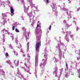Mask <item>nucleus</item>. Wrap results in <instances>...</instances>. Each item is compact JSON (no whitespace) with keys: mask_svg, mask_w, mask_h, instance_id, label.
Returning a JSON list of instances; mask_svg holds the SVG:
<instances>
[{"mask_svg":"<svg viewBox=\"0 0 80 80\" xmlns=\"http://www.w3.org/2000/svg\"><path fill=\"white\" fill-rule=\"evenodd\" d=\"M40 46H41V40L39 38L38 39L36 45V50L38 53L39 52V47H40Z\"/></svg>","mask_w":80,"mask_h":80,"instance_id":"obj_1","label":"nucleus"},{"mask_svg":"<svg viewBox=\"0 0 80 80\" xmlns=\"http://www.w3.org/2000/svg\"><path fill=\"white\" fill-rule=\"evenodd\" d=\"M53 70L54 72L53 73L54 75L56 77H58V75H57V73H58V68L57 67H55Z\"/></svg>","mask_w":80,"mask_h":80,"instance_id":"obj_2","label":"nucleus"},{"mask_svg":"<svg viewBox=\"0 0 80 80\" xmlns=\"http://www.w3.org/2000/svg\"><path fill=\"white\" fill-rule=\"evenodd\" d=\"M38 58H37V56L35 57V63L36 64H38Z\"/></svg>","mask_w":80,"mask_h":80,"instance_id":"obj_3","label":"nucleus"},{"mask_svg":"<svg viewBox=\"0 0 80 80\" xmlns=\"http://www.w3.org/2000/svg\"><path fill=\"white\" fill-rule=\"evenodd\" d=\"M10 11L11 13H13V12H14V10H13V8L12 7L11 8Z\"/></svg>","mask_w":80,"mask_h":80,"instance_id":"obj_4","label":"nucleus"},{"mask_svg":"<svg viewBox=\"0 0 80 80\" xmlns=\"http://www.w3.org/2000/svg\"><path fill=\"white\" fill-rule=\"evenodd\" d=\"M46 65V61H44L43 62L42 64V66H41V67H43V68H45V65Z\"/></svg>","mask_w":80,"mask_h":80,"instance_id":"obj_5","label":"nucleus"},{"mask_svg":"<svg viewBox=\"0 0 80 80\" xmlns=\"http://www.w3.org/2000/svg\"><path fill=\"white\" fill-rule=\"evenodd\" d=\"M2 17H6V16H7V14H6L5 13H2Z\"/></svg>","mask_w":80,"mask_h":80,"instance_id":"obj_6","label":"nucleus"},{"mask_svg":"<svg viewBox=\"0 0 80 80\" xmlns=\"http://www.w3.org/2000/svg\"><path fill=\"white\" fill-rule=\"evenodd\" d=\"M44 58H45V60H47L48 58H47V56H46L45 55H44Z\"/></svg>","mask_w":80,"mask_h":80,"instance_id":"obj_7","label":"nucleus"},{"mask_svg":"<svg viewBox=\"0 0 80 80\" xmlns=\"http://www.w3.org/2000/svg\"><path fill=\"white\" fill-rule=\"evenodd\" d=\"M7 63H8V64H11V63H12V62H11L10 61H7Z\"/></svg>","mask_w":80,"mask_h":80,"instance_id":"obj_8","label":"nucleus"},{"mask_svg":"<svg viewBox=\"0 0 80 80\" xmlns=\"http://www.w3.org/2000/svg\"><path fill=\"white\" fill-rule=\"evenodd\" d=\"M15 31L16 32H19V31L18 30V29L16 28V29H15Z\"/></svg>","mask_w":80,"mask_h":80,"instance_id":"obj_9","label":"nucleus"},{"mask_svg":"<svg viewBox=\"0 0 80 80\" xmlns=\"http://www.w3.org/2000/svg\"><path fill=\"white\" fill-rule=\"evenodd\" d=\"M51 28H52V25H50L49 27V30H51Z\"/></svg>","mask_w":80,"mask_h":80,"instance_id":"obj_10","label":"nucleus"},{"mask_svg":"<svg viewBox=\"0 0 80 80\" xmlns=\"http://www.w3.org/2000/svg\"><path fill=\"white\" fill-rule=\"evenodd\" d=\"M30 5L32 7H33V3L32 2L30 3Z\"/></svg>","mask_w":80,"mask_h":80,"instance_id":"obj_11","label":"nucleus"},{"mask_svg":"<svg viewBox=\"0 0 80 80\" xmlns=\"http://www.w3.org/2000/svg\"><path fill=\"white\" fill-rule=\"evenodd\" d=\"M15 26H14L12 27V30H15Z\"/></svg>","mask_w":80,"mask_h":80,"instance_id":"obj_12","label":"nucleus"},{"mask_svg":"<svg viewBox=\"0 0 80 80\" xmlns=\"http://www.w3.org/2000/svg\"><path fill=\"white\" fill-rule=\"evenodd\" d=\"M17 62V64H18V62L17 61H16V60H15V64H17V63H16V62Z\"/></svg>","mask_w":80,"mask_h":80,"instance_id":"obj_13","label":"nucleus"},{"mask_svg":"<svg viewBox=\"0 0 80 80\" xmlns=\"http://www.w3.org/2000/svg\"><path fill=\"white\" fill-rule=\"evenodd\" d=\"M73 23H74L75 25H76L77 24V22L75 21H73Z\"/></svg>","mask_w":80,"mask_h":80,"instance_id":"obj_14","label":"nucleus"},{"mask_svg":"<svg viewBox=\"0 0 80 80\" xmlns=\"http://www.w3.org/2000/svg\"><path fill=\"white\" fill-rule=\"evenodd\" d=\"M63 22L65 23H67V21H66V20H64Z\"/></svg>","mask_w":80,"mask_h":80,"instance_id":"obj_15","label":"nucleus"},{"mask_svg":"<svg viewBox=\"0 0 80 80\" xmlns=\"http://www.w3.org/2000/svg\"><path fill=\"white\" fill-rule=\"evenodd\" d=\"M6 56H7V57H8V53H6Z\"/></svg>","mask_w":80,"mask_h":80,"instance_id":"obj_16","label":"nucleus"},{"mask_svg":"<svg viewBox=\"0 0 80 80\" xmlns=\"http://www.w3.org/2000/svg\"><path fill=\"white\" fill-rule=\"evenodd\" d=\"M46 2H47V3H48V2H49V0H46Z\"/></svg>","mask_w":80,"mask_h":80,"instance_id":"obj_17","label":"nucleus"},{"mask_svg":"<svg viewBox=\"0 0 80 80\" xmlns=\"http://www.w3.org/2000/svg\"><path fill=\"white\" fill-rule=\"evenodd\" d=\"M79 29H80V28H77V31H78V30H79Z\"/></svg>","mask_w":80,"mask_h":80,"instance_id":"obj_18","label":"nucleus"},{"mask_svg":"<svg viewBox=\"0 0 80 80\" xmlns=\"http://www.w3.org/2000/svg\"><path fill=\"white\" fill-rule=\"evenodd\" d=\"M61 70L62 72H63V68H62L61 69Z\"/></svg>","mask_w":80,"mask_h":80,"instance_id":"obj_19","label":"nucleus"},{"mask_svg":"<svg viewBox=\"0 0 80 80\" xmlns=\"http://www.w3.org/2000/svg\"><path fill=\"white\" fill-rule=\"evenodd\" d=\"M40 27V25L38 24L37 25V27Z\"/></svg>","mask_w":80,"mask_h":80,"instance_id":"obj_20","label":"nucleus"},{"mask_svg":"<svg viewBox=\"0 0 80 80\" xmlns=\"http://www.w3.org/2000/svg\"><path fill=\"white\" fill-rule=\"evenodd\" d=\"M23 57H25V54H23Z\"/></svg>","mask_w":80,"mask_h":80,"instance_id":"obj_21","label":"nucleus"},{"mask_svg":"<svg viewBox=\"0 0 80 80\" xmlns=\"http://www.w3.org/2000/svg\"><path fill=\"white\" fill-rule=\"evenodd\" d=\"M36 33L37 34H38V32H36Z\"/></svg>","mask_w":80,"mask_h":80,"instance_id":"obj_22","label":"nucleus"},{"mask_svg":"<svg viewBox=\"0 0 80 80\" xmlns=\"http://www.w3.org/2000/svg\"><path fill=\"white\" fill-rule=\"evenodd\" d=\"M2 72L3 73H5V72L3 71H2Z\"/></svg>","mask_w":80,"mask_h":80,"instance_id":"obj_23","label":"nucleus"},{"mask_svg":"<svg viewBox=\"0 0 80 80\" xmlns=\"http://www.w3.org/2000/svg\"><path fill=\"white\" fill-rule=\"evenodd\" d=\"M66 67H68L67 64V63H66Z\"/></svg>","mask_w":80,"mask_h":80,"instance_id":"obj_24","label":"nucleus"},{"mask_svg":"<svg viewBox=\"0 0 80 80\" xmlns=\"http://www.w3.org/2000/svg\"><path fill=\"white\" fill-rule=\"evenodd\" d=\"M26 38H27V36H26Z\"/></svg>","mask_w":80,"mask_h":80,"instance_id":"obj_25","label":"nucleus"},{"mask_svg":"<svg viewBox=\"0 0 80 80\" xmlns=\"http://www.w3.org/2000/svg\"><path fill=\"white\" fill-rule=\"evenodd\" d=\"M21 52H22V53H23V51H21Z\"/></svg>","mask_w":80,"mask_h":80,"instance_id":"obj_26","label":"nucleus"},{"mask_svg":"<svg viewBox=\"0 0 80 80\" xmlns=\"http://www.w3.org/2000/svg\"><path fill=\"white\" fill-rule=\"evenodd\" d=\"M38 23H39V21H38Z\"/></svg>","mask_w":80,"mask_h":80,"instance_id":"obj_27","label":"nucleus"},{"mask_svg":"<svg viewBox=\"0 0 80 80\" xmlns=\"http://www.w3.org/2000/svg\"><path fill=\"white\" fill-rule=\"evenodd\" d=\"M22 46H20V47L21 48V47H22Z\"/></svg>","mask_w":80,"mask_h":80,"instance_id":"obj_28","label":"nucleus"},{"mask_svg":"<svg viewBox=\"0 0 80 80\" xmlns=\"http://www.w3.org/2000/svg\"><path fill=\"white\" fill-rule=\"evenodd\" d=\"M43 60H44V59H43Z\"/></svg>","mask_w":80,"mask_h":80,"instance_id":"obj_29","label":"nucleus"},{"mask_svg":"<svg viewBox=\"0 0 80 80\" xmlns=\"http://www.w3.org/2000/svg\"><path fill=\"white\" fill-rule=\"evenodd\" d=\"M21 18H23L22 17H21Z\"/></svg>","mask_w":80,"mask_h":80,"instance_id":"obj_30","label":"nucleus"},{"mask_svg":"<svg viewBox=\"0 0 80 80\" xmlns=\"http://www.w3.org/2000/svg\"><path fill=\"white\" fill-rule=\"evenodd\" d=\"M23 20H24V19H23Z\"/></svg>","mask_w":80,"mask_h":80,"instance_id":"obj_31","label":"nucleus"},{"mask_svg":"<svg viewBox=\"0 0 80 80\" xmlns=\"http://www.w3.org/2000/svg\"><path fill=\"white\" fill-rule=\"evenodd\" d=\"M76 52V51H75V52Z\"/></svg>","mask_w":80,"mask_h":80,"instance_id":"obj_32","label":"nucleus"},{"mask_svg":"<svg viewBox=\"0 0 80 80\" xmlns=\"http://www.w3.org/2000/svg\"><path fill=\"white\" fill-rule=\"evenodd\" d=\"M2 80H3V79H2Z\"/></svg>","mask_w":80,"mask_h":80,"instance_id":"obj_33","label":"nucleus"},{"mask_svg":"<svg viewBox=\"0 0 80 80\" xmlns=\"http://www.w3.org/2000/svg\"><path fill=\"white\" fill-rule=\"evenodd\" d=\"M68 1L70 0H68Z\"/></svg>","mask_w":80,"mask_h":80,"instance_id":"obj_34","label":"nucleus"}]
</instances>
